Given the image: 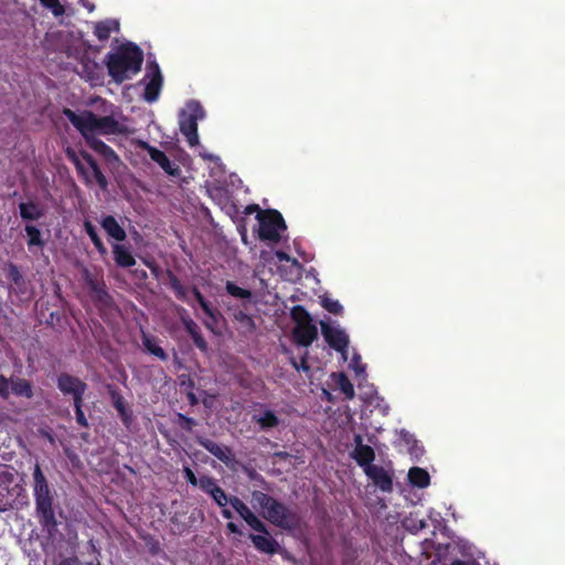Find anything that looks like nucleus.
<instances>
[{
  "label": "nucleus",
  "mask_w": 565,
  "mask_h": 565,
  "mask_svg": "<svg viewBox=\"0 0 565 565\" xmlns=\"http://www.w3.org/2000/svg\"><path fill=\"white\" fill-rule=\"evenodd\" d=\"M32 477L35 518L43 531L53 536L58 525L53 507L54 492L39 463H35Z\"/></svg>",
  "instance_id": "obj_1"
},
{
  "label": "nucleus",
  "mask_w": 565,
  "mask_h": 565,
  "mask_svg": "<svg viewBox=\"0 0 565 565\" xmlns=\"http://www.w3.org/2000/svg\"><path fill=\"white\" fill-rule=\"evenodd\" d=\"M142 62L143 53L132 42L121 44L115 52H109L105 57L108 74L117 84H121L136 75L141 70Z\"/></svg>",
  "instance_id": "obj_2"
},
{
  "label": "nucleus",
  "mask_w": 565,
  "mask_h": 565,
  "mask_svg": "<svg viewBox=\"0 0 565 565\" xmlns=\"http://www.w3.org/2000/svg\"><path fill=\"white\" fill-rule=\"evenodd\" d=\"M63 115L78 130L82 137L100 135H116L124 131L120 122L114 116H97L92 110H84L76 114L70 108L63 109Z\"/></svg>",
  "instance_id": "obj_3"
},
{
  "label": "nucleus",
  "mask_w": 565,
  "mask_h": 565,
  "mask_svg": "<svg viewBox=\"0 0 565 565\" xmlns=\"http://www.w3.org/2000/svg\"><path fill=\"white\" fill-rule=\"evenodd\" d=\"M252 500L263 510V518L275 526L291 531L300 525L298 513L274 497L263 491L254 490L252 492Z\"/></svg>",
  "instance_id": "obj_4"
},
{
  "label": "nucleus",
  "mask_w": 565,
  "mask_h": 565,
  "mask_svg": "<svg viewBox=\"0 0 565 565\" xmlns=\"http://www.w3.org/2000/svg\"><path fill=\"white\" fill-rule=\"evenodd\" d=\"M258 221V238L264 242L278 243L281 238V232L287 230L286 222L281 213L274 209L259 211Z\"/></svg>",
  "instance_id": "obj_5"
},
{
  "label": "nucleus",
  "mask_w": 565,
  "mask_h": 565,
  "mask_svg": "<svg viewBox=\"0 0 565 565\" xmlns=\"http://www.w3.org/2000/svg\"><path fill=\"white\" fill-rule=\"evenodd\" d=\"M82 278L89 290L93 302L98 309H113L115 307V300L107 289L102 271L93 273L85 267L82 269Z\"/></svg>",
  "instance_id": "obj_6"
},
{
  "label": "nucleus",
  "mask_w": 565,
  "mask_h": 565,
  "mask_svg": "<svg viewBox=\"0 0 565 565\" xmlns=\"http://www.w3.org/2000/svg\"><path fill=\"white\" fill-rule=\"evenodd\" d=\"M204 117V109L196 100L186 104L179 115L180 131L185 136L189 146L199 145L198 121Z\"/></svg>",
  "instance_id": "obj_7"
},
{
  "label": "nucleus",
  "mask_w": 565,
  "mask_h": 565,
  "mask_svg": "<svg viewBox=\"0 0 565 565\" xmlns=\"http://www.w3.org/2000/svg\"><path fill=\"white\" fill-rule=\"evenodd\" d=\"M320 326L321 333L329 347L342 354L347 353L349 347V337L344 330L338 327H332L323 321L320 322Z\"/></svg>",
  "instance_id": "obj_8"
},
{
  "label": "nucleus",
  "mask_w": 565,
  "mask_h": 565,
  "mask_svg": "<svg viewBox=\"0 0 565 565\" xmlns=\"http://www.w3.org/2000/svg\"><path fill=\"white\" fill-rule=\"evenodd\" d=\"M57 388L64 395H72L74 402L76 399L84 398V394L87 390V384L74 375H71L68 373H61L57 376Z\"/></svg>",
  "instance_id": "obj_9"
},
{
  "label": "nucleus",
  "mask_w": 565,
  "mask_h": 565,
  "mask_svg": "<svg viewBox=\"0 0 565 565\" xmlns=\"http://www.w3.org/2000/svg\"><path fill=\"white\" fill-rule=\"evenodd\" d=\"M108 395L111 404L118 413V416L126 428H130L134 423L132 409L125 402L120 391L115 385H107Z\"/></svg>",
  "instance_id": "obj_10"
},
{
  "label": "nucleus",
  "mask_w": 565,
  "mask_h": 565,
  "mask_svg": "<svg viewBox=\"0 0 565 565\" xmlns=\"http://www.w3.org/2000/svg\"><path fill=\"white\" fill-rule=\"evenodd\" d=\"M147 76H150V79L145 87L143 98L148 103H153L159 98L163 83L160 67L156 62L150 64V71Z\"/></svg>",
  "instance_id": "obj_11"
},
{
  "label": "nucleus",
  "mask_w": 565,
  "mask_h": 565,
  "mask_svg": "<svg viewBox=\"0 0 565 565\" xmlns=\"http://www.w3.org/2000/svg\"><path fill=\"white\" fill-rule=\"evenodd\" d=\"M142 149H145L148 152L150 159L158 163L167 174L171 177H180V167L172 163L168 156L162 150L153 146H150L148 142H142Z\"/></svg>",
  "instance_id": "obj_12"
},
{
  "label": "nucleus",
  "mask_w": 565,
  "mask_h": 565,
  "mask_svg": "<svg viewBox=\"0 0 565 565\" xmlns=\"http://www.w3.org/2000/svg\"><path fill=\"white\" fill-rule=\"evenodd\" d=\"M196 443L226 466H230L235 460L233 450L228 446L218 445L203 436H198Z\"/></svg>",
  "instance_id": "obj_13"
},
{
  "label": "nucleus",
  "mask_w": 565,
  "mask_h": 565,
  "mask_svg": "<svg viewBox=\"0 0 565 565\" xmlns=\"http://www.w3.org/2000/svg\"><path fill=\"white\" fill-rule=\"evenodd\" d=\"M364 473L381 491H393V477L382 466L373 465L367 467Z\"/></svg>",
  "instance_id": "obj_14"
},
{
  "label": "nucleus",
  "mask_w": 565,
  "mask_h": 565,
  "mask_svg": "<svg viewBox=\"0 0 565 565\" xmlns=\"http://www.w3.org/2000/svg\"><path fill=\"white\" fill-rule=\"evenodd\" d=\"M7 277H8V279H10L12 281L11 290L18 297H20V298H23V297L29 298L30 297V295H31L30 284L24 278V276L22 275V273L20 271L19 267L15 264L10 263L8 265Z\"/></svg>",
  "instance_id": "obj_15"
},
{
  "label": "nucleus",
  "mask_w": 565,
  "mask_h": 565,
  "mask_svg": "<svg viewBox=\"0 0 565 565\" xmlns=\"http://www.w3.org/2000/svg\"><path fill=\"white\" fill-rule=\"evenodd\" d=\"M86 145L94 150L96 153L102 156L105 161L109 164H116L120 162L118 154L115 150L105 143L102 139L96 136L83 137Z\"/></svg>",
  "instance_id": "obj_16"
},
{
  "label": "nucleus",
  "mask_w": 565,
  "mask_h": 565,
  "mask_svg": "<svg viewBox=\"0 0 565 565\" xmlns=\"http://www.w3.org/2000/svg\"><path fill=\"white\" fill-rule=\"evenodd\" d=\"M249 540L252 541L254 547L265 554L274 555L280 552L279 543L270 535L266 534H249Z\"/></svg>",
  "instance_id": "obj_17"
},
{
  "label": "nucleus",
  "mask_w": 565,
  "mask_h": 565,
  "mask_svg": "<svg viewBox=\"0 0 565 565\" xmlns=\"http://www.w3.org/2000/svg\"><path fill=\"white\" fill-rule=\"evenodd\" d=\"M294 338L298 345L307 348L318 338V329L312 322L296 326Z\"/></svg>",
  "instance_id": "obj_18"
},
{
  "label": "nucleus",
  "mask_w": 565,
  "mask_h": 565,
  "mask_svg": "<svg viewBox=\"0 0 565 565\" xmlns=\"http://www.w3.org/2000/svg\"><path fill=\"white\" fill-rule=\"evenodd\" d=\"M181 322L185 329V331L189 333L191 339L193 340L195 347L202 351L206 352L207 350V342L203 338V335L200 332V328L196 324V322L189 316H181Z\"/></svg>",
  "instance_id": "obj_19"
},
{
  "label": "nucleus",
  "mask_w": 565,
  "mask_h": 565,
  "mask_svg": "<svg viewBox=\"0 0 565 565\" xmlns=\"http://www.w3.org/2000/svg\"><path fill=\"white\" fill-rule=\"evenodd\" d=\"M252 422L258 426L262 431H268L280 424V419L271 409H265L252 415Z\"/></svg>",
  "instance_id": "obj_20"
},
{
  "label": "nucleus",
  "mask_w": 565,
  "mask_h": 565,
  "mask_svg": "<svg viewBox=\"0 0 565 565\" xmlns=\"http://www.w3.org/2000/svg\"><path fill=\"white\" fill-rule=\"evenodd\" d=\"M141 341H142V345H143L145 350L149 354L156 356L160 361H168L169 355L160 347V340L157 337L151 335V334L145 332L143 330H141Z\"/></svg>",
  "instance_id": "obj_21"
},
{
  "label": "nucleus",
  "mask_w": 565,
  "mask_h": 565,
  "mask_svg": "<svg viewBox=\"0 0 565 565\" xmlns=\"http://www.w3.org/2000/svg\"><path fill=\"white\" fill-rule=\"evenodd\" d=\"M100 226L107 235L117 242H124L127 238L126 231L113 215L104 216Z\"/></svg>",
  "instance_id": "obj_22"
},
{
  "label": "nucleus",
  "mask_w": 565,
  "mask_h": 565,
  "mask_svg": "<svg viewBox=\"0 0 565 565\" xmlns=\"http://www.w3.org/2000/svg\"><path fill=\"white\" fill-rule=\"evenodd\" d=\"M19 213L23 221H39L44 216V209L35 201L21 202Z\"/></svg>",
  "instance_id": "obj_23"
},
{
  "label": "nucleus",
  "mask_w": 565,
  "mask_h": 565,
  "mask_svg": "<svg viewBox=\"0 0 565 565\" xmlns=\"http://www.w3.org/2000/svg\"><path fill=\"white\" fill-rule=\"evenodd\" d=\"M113 254L116 265L120 268H130L136 264V259L131 254L129 247L122 244H114Z\"/></svg>",
  "instance_id": "obj_24"
},
{
  "label": "nucleus",
  "mask_w": 565,
  "mask_h": 565,
  "mask_svg": "<svg viewBox=\"0 0 565 565\" xmlns=\"http://www.w3.org/2000/svg\"><path fill=\"white\" fill-rule=\"evenodd\" d=\"M350 456L361 468H363L364 471L365 469H367V467L373 466V461L375 459V451L371 446L365 445L358 449H353L350 452Z\"/></svg>",
  "instance_id": "obj_25"
},
{
  "label": "nucleus",
  "mask_w": 565,
  "mask_h": 565,
  "mask_svg": "<svg viewBox=\"0 0 565 565\" xmlns=\"http://www.w3.org/2000/svg\"><path fill=\"white\" fill-rule=\"evenodd\" d=\"M10 394L30 399L34 392L30 381L23 377H11Z\"/></svg>",
  "instance_id": "obj_26"
},
{
  "label": "nucleus",
  "mask_w": 565,
  "mask_h": 565,
  "mask_svg": "<svg viewBox=\"0 0 565 565\" xmlns=\"http://www.w3.org/2000/svg\"><path fill=\"white\" fill-rule=\"evenodd\" d=\"M81 154H82V158L87 162V164L92 169L94 179H95L96 183L98 184V186L100 188V190H103V191L107 190V188H108L107 178L103 173L97 161L94 159V157L90 153H88L86 151H83Z\"/></svg>",
  "instance_id": "obj_27"
},
{
  "label": "nucleus",
  "mask_w": 565,
  "mask_h": 565,
  "mask_svg": "<svg viewBox=\"0 0 565 565\" xmlns=\"http://www.w3.org/2000/svg\"><path fill=\"white\" fill-rule=\"evenodd\" d=\"M119 30V23L116 20L107 19L104 21H99L94 26V34L95 36L104 42L107 41L110 36L111 32Z\"/></svg>",
  "instance_id": "obj_28"
},
{
  "label": "nucleus",
  "mask_w": 565,
  "mask_h": 565,
  "mask_svg": "<svg viewBox=\"0 0 565 565\" xmlns=\"http://www.w3.org/2000/svg\"><path fill=\"white\" fill-rule=\"evenodd\" d=\"M408 480L413 486L418 488H426L429 486L430 476L425 469L413 467L408 471Z\"/></svg>",
  "instance_id": "obj_29"
},
{
  "label": "nucleus",
  "mask_w": 565,
  "mask_h": 565,
  "mask_svg": "<svg viewBox=\"0 0 565 565\" xmlns=\"http://www.w3.org/2000/svg\"><path fill=\"white\" fill-rule=\"evenodd\" d=\"M84 230H85L86 234L89 236V238H90L92 243L94 244L95 248L97 249V252L102 256H105L107 254V248L104 245L103 241L100 239L94 224L90 221L86 220L84 222Z\"/></svg>",
  "instance_id": "obj_30"
},
{
  "label": "nucleus",
  "mask_w": 565,
  "mask_h": 565,
  "mask_svg": "<svg viewBox=\"0 0 565 565\" xmlns=\"http://www.w3.org/2000/svg\"><path fill=\"white\" fill-rule=\"evenodd\" d=\"M170 288L174 291L175 297L181 301H189L185 287L180 279L171 270H167Z\"/></svg>",
  "instance_id": "obj_31"
},
{
  "label": "nucleus",
  "mask_w": 565,
  "mask_h": 565,
  "mask_svg": "<svg viewBox=\"0 0 565 565\" xmlns=\"http://www.w3.org/2000/svg\"><path fill=\"white\" fill-rule=\"evenodd\" d=\"M233 319L239 324L241 328L247 332H253L256 329V323L253 317L244 310L237 309L233 312Z\"/></svg>",
  "instance_id": "obj_32"
},
{
  "label": "nucleus",
  "mask_w": 565,
  "mask_h": 565,
  "mask_svg": "<svg viewBox=\"0 0 565 565\" xmlns=\"http://www.w3.org/2000/svg\"><path fill=\"white\" fill-rule=\"evenodd\" d=\"M337 375V385L339 390L344 394L347 399H353L354 398V387L349 377L343 373L340 372Z\"/></svg>",
  "instance_id": "obj_33"
},
{
  "label": "nucleus",
  "mask_w": 565,
  "mask_h": 565,
  "mask_svg": "<svg viewBox=\"0 0 565 565\" xmlns=\"http://www.w3.org/2000/svg\"><path fill=\"white\" fill-rule=\"evenodd\" d=\"M290 316L291 319L296 322V326L312 322L311 316L308 312V310L300 305H297L291 308Z\"/></svg>",
  "instance_id": "obj_34"
},
{
  "label": "nucleus",
  "mask_w": 565,
  "mask_h": 565,
  "mask_svg": "<svg viewBox=\"0 0 565 565\" xmlns=\"http://www.w3.org/2000/svg\"><path fill=\"white\" fill-rule=\"evenodd\" d=\"M24 230L28 235V246L29 247H32V246L43 247L44 246V241L42 239L41 231L36 226L26 224Z\"/></svg>",
  "instance_id": "obj_35"
},
{
  "label": "nucleus",
  "mask_w": 565,
  "mask_h": 565,
  "mask_svg": "<svg viewBox=\"0 0 565 565\" xmlns=\"http://www.w3.org/2000/svg\"><path fill=\"white\" fill-rule=\"evenodd\" d=\"M225 289H226L227 294H230L231 296H233L235 298H241V299H250L252 298L250 290L242 288V287L237 286L236 284H234L233 281H227L225 285Z\"/></svg>",
  "instance_id": "obj_36"
},
{
  "label": "nucleus",
  "mask_w": 565,
  "mask_h": 565,
  "mask_svg": "<svg viewBox=\"0 0 565 565\" xmlns=\"http://www.w3.org/2000/svg\"><path fill=\"white\" fill-rule=\"evenodd\" d=\"M244 521L256 532L268 535L267 525L253 512H250Z\"/></svg>",
  "instance_id": "obj_37"
},
{
  "label": "nucleus",
  "mask_w": 565,
  "mask_h": 565,
  "mask_svg": "<svg viewBox=\"0 0 565 565\" xmlns=\"http://www.w3.org/2000/svg\"><path fill=\"white\" fill-rule=\"evenodd\" d=\"M73 404H74V409H75L76 423L81 427L88 428L89 424H88V420H87V418H86V416L84 414V411H83L84 398L76 399V401L73 402Z\"/></svg>",
  "instance_id": "obj_38"
},
{
  "label": "nucleus",
  "mask_w": 565,
  "mask_h": 565,
  "mask_svg": "<svg viewBox=\"0 0 565 565\" xmlns=\"http://www.w3.org/2000/svg\"><path fill=\"white\" fill-rule=\"evenodd\" d=\"M202 491H204L207 494H212L215 489L218 488V484L216 483V480L213 477L210 476H201L199 478V484H198Z\"/></svg>",
  "instance_id": "obj_39"
},
{
  "label": "nucleus",
  "mask_w": 565,
  "mask_h": 565,
  "mask_svg": "<svg viewBox=\"0 0 565 565\" xmlns=\"http://www.w3.org/2000/svg\"><path fill=\"white\" fill-rule=\"evenodd\" d=\"M81 64L83 67V73L86 74V76L89 79H94L96 77V71L98 70V64L88 57H83L81 60Z\"/></svg>",
  "instance_id": "obj_40"
},
{
  "label": "nucleus",
  "mask_w": 565,
  "mask_h": 565,
  "mask_svg": "<svg viewBox=\"0 0 565 565\" xmlns=\"http://www.w3.org/2000/svg\"><path fill=\"white\" fill-rule=\"evenodd\" d=\"M175 417V423L179 425L181 429L185 431H192L193 427L196 425V420L194 418L189 417L182 413H177Z\"/></svg>",
  "instance_id": "obj_41"
},
{
  "label": "nucleus",
  "mask_w": 565,
  "mask_h": 565,
  "mask_svg": "<svg viewBox=\"0 0 565 565\" xmlns=\"http://www.w3.org/2000/svg\"><path fill=\"white\" fill-rule=\"evenodd\" d=\"M322 307L328 312L333 313V315H341L343 311L342 305L338 300L331 299L329 297L322 298Z\"/></svg>",
  "instance_id": "obj_42"
},
{
  "label": "nucleus",
  "mask_w": 565,
  "mask_h": 565,
  "mask_svg": "<svg viewBox=\"0 0 565 565\" xmlns=\"http://www.w3.org/2000/svg\"><path fill=\"white\" fill-rule=\"evenodd\" d=\"M41 4L51 10L54 17H61L65 13L64 6L60 0H40Z\"/></svg>",
  "instance_id": "obj_43"
},
{
  "label": "nucleus",
  "mask_w": 565,
  "mask_h": 565,
  "mask_svg": "<svg viewBox=\"0 0 565 565\" xmlns=\"http://www.w3.org/2000/svg\"><path fill=\"white\" fill-rule=\"evenodd\" d=\"M230 504L243 520L252 512L249 508L237 497H231Z\"/></svg>",
  "instance_id": "obj_44"
},
{
  "label": "nucleus",
  "mask_w": 565,
  "mask_h": 565,
  "mask_svg": "<svg viewBox=\"0 0 565 565\" xmlns=\"http://www.w3.org/2000/svg\"><path fill=\"white\" fill-rule=\"evenodd\" d=\"M222 210L231 218H234L235 216H237L241 213L239 206L228 196H225L224 203L222 204Z\"/></svg>",
  "instance_id": "obj_45"
},
{
  "label": "nucleus",
  "mask_w": 565,
  "mask_h": 565,
  "mask_svg": "<svg viewBox=\"0 0 565 565\" xmlns=\"http://www.w3.org/2000/svg\"><path fill=\"white\" fill-rule=\"evenodd\" d=\"M211 497L213 498L215 503L221 508H224L230 503L231 497H227L225 491L220 486L217 489H215V491L211 494Z\"/></svg>",
  "instance_id": "obj_46"
},
{
  "label": "nucleus",
  "mask_w": 565,
  "mask_h": 565,
  "mask_svg": "<svg viewBox=\"0 0 565 565\" xmlns=\"http://www.w3.org/2000/svg\"><path fill=\"white\" fill-rule=\"evenodd\" d=\"M11 379L0 375V397L7 399L10 395Z\"/></svg>",
  "instance_id": "obj_47"
},
{
  "label": "nucleus",
  "mask_w": 565,
  "mask_h": 565,
  "mask_svg": "<svg viewBox=\"0 0 565 565\" xmlns=\"http://www.w3.org/2000/svg\"><path fill=\"white\" fill-rule=\"evenodd\" d=\"M198 303L200 305L204 313L214 322H216V310L212 308L211 303L205 298Z\"/></svg>",
  "instance_id": "obj_48"
},
{
  "label": "nucleus",
  "mask_w": 565,
  "mask_h": 565,
  "mask_svg": "<svg viewBox=\"0 0 565 565\" xmlns=\"http://www.w3.org/2000/svg\"><path fill=\"white\" fill-rule=\"evenodd\" d=\"M184 477L190 484H192V486L199 484V479L196 478L195 473L191 470V468H189V467L184 468Z\"/></svg>",
  "instance_id": "obj_49"
},
{
  "label": "nucleus",
  "mask_w": 565,
  "mask_h": 565,
  "mask_svg": "<svg viewBox=\"0 0 565 565\" xmlns=\"http://www.w3.org/2000/svg\"><path fill=\"white\" fill-rule=\"evenodd\" d=\"M401 436H402L403 440H404L407 445H411V444H414V445H415V444L417 443V441H416V439L414 438V436H413V435H411V434H409V433H407V431H404V430H403V431L401 433Z\"/></svg>",
  "instance_id": "obj_50"
},
{
  "label": "nucleus",
  "mask_w": 565,
  "mask_h": 565,
  "mask_svg": "<svg viewBox=\"0 0 565 565\" xmlns=\"http://www.w3.org/2000/svg\"><path fill=\"white\" fill-rule=\"evenodd\" d=\"M292 365L295 366L296 370H300V369H302L303 371H308L309 370V365H308V362H307L306 358L301 359L300 364H298L296 361H292Z\"/></svg>",
  "instance_id": "obj_51"
},
{
  "label": "nucleus",
  "mask_w": 565,
  "mask_h": 565,
  "mask_svg": "<svg viewBox=\"0 0 565 565\" xmlns=\"http://www.w3.org/2000/svg\"><path fill=\"white\" fill-rule=\"evenodd\" d=\"M275 255L280 262H290L291 260V257L284 250H276Z\"/></svg>",
  "instance_id": "obj_52"
},
{
  "label": "nucleus",
  "mask_w": 565,
  "mask_h": 565,
  "mask_svg": "<svg viewBox=\"0 0 565 565\" xmlns=\"http://www.w3.org/2000/svg\"><path fill=\"white\" fill-rule=\"evenodd\" d=\"M353 443H354V448H353V449H358V448H360V447L365 446V445L363 444V437H362V435H360V434H355V435H354V437H353Z\"/></svg>",
  "instance_id": "obj_53"
},
{
  "label": "nucleus",
  "mask_w": 565,
  "mask_h": 565,
  "mask_svg": "<svg viewBox=\"0 0 565 565\" xmlns=\"http://www.w3.org/2000/svg\"><path fill=\"white\" fill-rule=\"evenodd\" d=\"M226 529L233 534H242L239 527L234 522H228Z\"/></svg>",
  "instance_id": "obj_54"
},
{
  "label": "nucleus",
  "mask_w": 565,
  "mask_h": 565,
  "mask_svg": "<svg viewBox=\"0 0 565 565\" xmlns=\"http://www.w3.org/2000/svg\"><path fill=\"white\" fill-rule=\"evenodd\" d=\"M259 211H262V210L259 209V206L257 204H250L245 207L244 214L249 215L254 212L258 213Z\"/></svg>",
  "instance_id": "obj_55"
},
{
  "label": "nucleus",
  "mask_w": 565,
  "mask_h": 565,
  "mask_svg": "<svg viewBox=\"0 0 565 565\" xmlns=\"http://www.w3.org/2000/svg\"><path fill=\"white\" fill-rule=\"evenodd\" d=\"M186 398H188L189 404H190L191 406H195V405H198V404H199V399H198L196 395H195L193 392H189V393L186 394Z\"/></svg>",
  "instance_id": "obj_56"
},
{
  "label": "nucleus",
  "mask_w": 565,
  "mask_h": 565,
  "mask_svg": "<svg viewBox=\"0 0 565 565\" xmlns=\"http://www.w3.org/2000/svg\"><path fill=\"white\" fill-rule=\"evenodd\" d=\"M192 294H193V296H194V298L196 299L198 302H200L201 300L204 299V296L201 294L199 288L195 287V286L192 288Z\"/></svg>",
  "instance_id": "obj_57"
},
{
  "label": "nucleus",
  "mask_w": 565,
  "mask_h": 565,
  "mask_svg": "<svg viewBox=\"0 0 565 565\" xmlns=\"http://www.w3.org/2000/svg\"><path fill=\"white\" fill-rule=\"evenodd\" d=\"M67 154H68V157L73 158V161H74V163H75V166H76L77 170H78V171H84V168H83V166L79 163L78 159L75 157V153H74V152H72V153H71L70 151H67Z\"/></svg>",
  "instance_id": "obj_58"
},
{
  "label": "nucleus",
  "mask_w": 565,
  "mask_h": 565,
  "mask_svg": "<svg viewBox=\"0 0 565 565\" xmlns=\"http://www.w3.org/2000/svg\"><path fill=\"white\" fill-rule=\"evenodd\" d=\"M223 518L231 520L233 518V513L231 510L226 509L225 507L222 510Z\"/></svg>",
  "instance_id": "obj_59"
},
{
  "label": "nucleus",
  "mask_w": 565,
  "mask_h": 565,
  "mask_svg": "<svg viewBox=\"0 0 565 565\" xmlns=\"http://www.w3.org/2000/svg\"><path fill=\"white\" fill-rule=\"evenodd\" d=\"M146 265L151 269V271H152L156 276H158V266H157V265H154V264H152V263H149V262H147V263H146Z\"/></svg>",
  "instance_id": "obj_60"
},
{
  "label": "nucleus",
  "mask_w": 565,
  "mask_h": 565,
  "mask_svg": "<svg viewBox=\"0 0 565 565\" xmlns=\"http://www.w3.org/2000/svg\"><path fill=\"white\" fill-rule=\"evenodd\" d=\"M82 3H83V6H84V7H85L89 12L94 11L95 6H94L93 3L85 2V1H83V0H82Z\"/></svg>",
  "instance_id": "obj_61"
},
{
  "label": "nucleus",
  "mask_w": 565,
  "mask_h": 565,
  "mask_svg": "<svg viewBox=\"0 0 565 565\" xmlns=\"http://www.w3.org/2000/svg\"><path fill=\"white\" fill-rule=\"evenodd\" d=\"M279 553L282 555V557L285 559H288V561L292 559V556L287 551H284V552L280 551Z\"/></svg>",
  "instance_id": "obj_62"
},
{
  "label": "nucleus",
  "mask_w": 565,
  "mask_h": 565,
  "mask_svg": "<svg viewBox=\"0 0 565 565\" xmlns=\"http://www.w3.org/2000/svg\"><path fill=\"white\" fill-rule=\"evenodd\" d=\"M450 565H468L465 561L461 559H455L451 562Z\"/></svg>",
  "instance_id": "obj_63"
},
{
  "label": "nucleus",
  "mask_w": 565,
  "mask_h": 565,
  "mask_svg": "<svg viewBox=\"0 0 565 565\" xmlns=\"http://www.w3.org/2000/svg\"><path fill=\"white\" fill-rule=\"evenodd\" d=\"M323 394L326 395V398H327L328 401H330V402L332 401V395H331V393H330V392H328L327 390H323Z\"/></svg>",
  "instance_id": "obj_64"
}]
</instances>
